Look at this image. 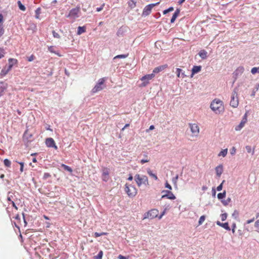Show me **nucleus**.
Listing matches in <instances>:
<instances>
[{
	"instance_id": "1",
	"label": "nucleus",
	"mask_w": 259,
	"mask_h": 259,
	"mask_svg": "<svg viewBox=\"0 0 259 259\" xmlns=\"http://www.w3.org/2000/svg\"><path fill=\"white\" fill-rule=\"evenodd\" d=\"M210 108L217 114L223 113L225 111L223 102L219 99L212 100Z\"/></svg>"
},
{
	"instance_id": "2",
	"label": "nucleus",
	"mask_w": 259,
	"mask_h": 259,
	"mask_svg": "<svg viewBox=\"0 0 259 259\" xmlns=\"http://www.w3.org/2000/svg\"><path fill=\"white\" fill-rule=\"evenodd\" d=\"M134 179L139 187H141L142 185L146 186L149 185L148 177L145 175L136 174L134 177Z\"/></svg>"
},
{
	"instance_id": "3",
	"label": "nucleus",
	"mask_w": 259,
	"mask_h": 259,
	"mask_svg": "<svg viewBox=\"0 0 259 259\" xmlns=\"http://www.w3.org/2000/svg\"><path fill=\"white\" fill-rule=\"evenodd\" d=\"M80 13V8L79 7H77L70 10L68 14L67 15L66 17L70 19L73 22L79 17Z\"/></svg>"
},
{
	"instance_id": "4",
	"label": "nucleus",
	"mask_w": 259,
	"mask_h": 259,
	"mask_svg": "<svg viewBox=\"0 0 259 259\" xmlns=\"http://www.w3.org/2000/svg\"><path fill=\"white\" fill-rule=\"evenodd\" d=\"M124 191L130 197H134L137 194V188L132 185H125Z\"/></svg>"
},
{
	"instance_id": "5",
	"label": "nucleus",
	"mask_w": 259,
	"mask_h": 259,
	"mask_svg": "<svg viewBox=\"0 0 259 259\" xmlns=\"http://www.w3.org/2000/svg\"><path fill=\"white\" fill-rule=\"evenodd\" d=\"M230 104L233 108H237L239 105L237 89H234L232 93Z\"/></svg>"
},
{
	"instance_id": "6",
	"label": "nucleus",
	"mask_w": 259,
	"mask_h": 259,
	"mask_svg": "<svg viewBox=\"0 0 259 259\" xmlns=\"http://www.w3.org/2000/svg\"><path fill=\"white\" fill-rule=\"evenodd\" d=\"M105 81V79L104 78L99 79L98 82L92 89V92L93 93H96L103 90L105 86L104 84Z\"/></svg>"
},
{
	"instance_id": "7",
	"label": "nucleus",
	"mask_w": 259,
	"mask_h": 259,
	"mask_svg": "<svg viewBox=\"0 0 259 259\" xmlns=\"http://www.w3.org/2000/svg\"><path fill=\"white\" fill-rule=\"evenodd\" d=\"M189 127L190 128L192 137H197L199 136L200 130L199 127L196 123H189Z\"/></svg>"
},
{
	"instance_id": "8",
	"label": "nucleus",
	"mask_w": 259,
	"mask_h": 259,
	"mask_svg": "<svg viewBox=\"0 0 259 259\" xmlns=\"http://www.w3.org/2000/svg\"><path fill=\"white\" fill-rule=\"evenodd\" d=\"M155 76L154 73L147 74L143 76L141 80L142 81L140 85V87H146L149 83L150 80L152 79Z\"/></svg>"
},
{
	"instance_id": "9",
	"label": "nucleus",
	"mask_w": 259,
	"mask_h": 259,
	"mask_svg": "<svg viewBox=\"0 0 259 259\" xmlns=\"http://www.w3.org/2000/svg\"><path fill=\"white\" fill-rule=\"evenodd\" d=\"M159 3L158 2L155 4H151L147 6H146L143 9V12H142V16H147L149 15L151 12L152 9L157 5L159 4Z\"/></svg>"
},
{
	"instance_id": "10",
	"label": "nucleus",
	"mask_w": 259,
	"mask_h": 259,
	"mask_svg": "<svg viewBox=\"0 0 259 259\" xmlns=\"http://www.w3.org/2000/svg\"><path fill=\"white\" fill-rule=\"evenodd\" d=\"M109 174L110 169L106 167H102L101 178L103 181L107 182L109 180Z\"/></svg>"
},
{
	"instance_id": "11",
	"label": "nucleus",
	"mask_w": 259,
	"mask_h": 259,
	"mask_svg": "<svg viewBox=\"0 0 259 259\" xmlns=\"http://www.w3.org/2000/svg\"><path fill=\"white\" fill-rule=\"evenodd\" d=\"M158 212V211L157 209H151L144 214V219L146 218H150L151 219H154L157 217Z\"/></svg>"
},
{
	"instance_id": "12",
	"label": "nucleus",
	"mask_w": 259,
	"mask_h": 259,
	"mask_svg": "<svg viewBox=\"0 0 259 259\" xmlns=\"http://www.w3.org/2000/svg\"><path fill=\"white\" fill-rule=\"evenodd\" d=\"M162 193H165L161 196V198H166L170 200H174L176 199L175 195L169 190H163L161 192Z\"/></svg>"
},
{
	"instance_id": "13",
	"label": "nucleus",
	"mask_w": 259,
	"mask_h": 259,
	"mask_svg": "<svg viewBox=\"0 0 259 259\" xmlns=\"http://www.w3.org/2000/svg\"><path fill=\"white\" fill-rule=\"evenodd\" d=\"M247 120V113H245L244 115L239 124H238L237 126L235 127V130L237 131H240L244 126L245 124L246 123Z\"/></svg>"
},
{
	"instance_id": "14",
	"label": "nucleus",
	"mask_w": 259,
	"mask_h": 259,
	"mask_svg": "<svg viewBox=\"0 0 259 259\" xmlns=\"http://www.w3.org/2000/svg\"><path fill=\"white\" fill-rule=\"evenodd\" d=\"M46 144L48 147H53L55 149H57L58 147L56 145L54 139L52 138H47L46 140Z\"/></svg>"
},
{
	"instance_id": "15",
	"label": "nucleus",
	"mask_w": 259,
	"mask_h": 259,
	"mask_svg": "<svg viewBox=\"0 0 259 259\" xmlns=\"http://www.w3.org/2000/svg\"><path fill=\"white\" fill-rule=\"evenodd\" d=\"M176 73L177 74V77L179 78H184L187 76L185 71L179 68H176Z\"/></svg>"
},
{
	"instance_id": "16",
	"label": "nucleus",
	"mask_w": 259,
	"mask_h": 259,
	"mask_svg": "<svg viewBox=\"0 0 259 259\" xmlns=\"http://www.w3.org/2000/svg\"><path fill=\"white\" fill-rule=\"evenodd\" d=\"M8 87L7 83H4L3 82H0V97L3 96Z\"/></svg>"
},
{
	"instance_id": "17",
	"label": "nucleus",
	"mask_w": 259,
	"mask_h": 259,
	"mask_svg": "<svg viewBox=\"0 0 259 259\" xmlns=\"http://www.w3.org/2000/svg\"><path fill=\"white\" fill-rule=\"evenodd\" d=\"M11 70V66H5L1 71L0 76L3 77Z\"/></svg>"
},
{
	"instance_id": "18",
	"label": "nucleus",
	"mask_w": 259,
	"mask_h": 259,
	"mask_svg": "<svg viewBox=\"0 0 259 259\" xmlns=\"http://www.w3.org/2000/svg\"><path fill=\"white\" fill-rule=\"evenodd\" d=\"M244 68L242 66L238 67L234 72V75L236 76L241 75L244 72Z\"/></svg>"
},
{
	"instance_id": "19",
	"label": "nucleus",
	"mask_w": 259,
	"mask_h": 259,
	"mask_svg": "<svg viewBox=\"0 0 259 259\" xmlns=\"http://www.w3.org/2000/svg\"><path fill=\"white\" fill-rule=\"evenodd\" d=\"M201 69V66H194L192 69V73L191 75V77H192L193 75L199 72Z\"/></svg>"
},
{
	"instance_id": "20",
	"label": "nucleus",
	"mask_w": 259,
	"mask_h": 259,
	"mask_svg": "<svg viewBox=\"0 0 259 259\" xmlns=\"http://www.w3.org/2000/svg\"><path fill=\"white\" fill-rule=\"evenodd\" d=\"M217 176L220 177L223 172V167L222 165H219L215 168Z\"/></svg>"
},
{
	"instance_id": "21",
	"label": "nucleus",
	"mask_w": 259,
	"mask_h": 259,
	"mask_svg": "<svg viewBox=\"0 0 259 259\" xmlns=\"http://www.w3.org/2000/svg\"><path fill=\"white\" fill-rule=\"evenodd\" d=\"M216 223L217 225L223 227V228L228 231H230L231 230L228 223H221L220 221H217Z\"/></svg>"
},
{
	"instance_id": "22",
	"label": "nucleus",
	"mask_w": 259,
	"mask_h": 259,
	"mask_svg": "<svg viewBox=\"0 0 259 259\" xmlns=\"http://www.w3.org/2000/svg\"><path fill=\"white\" fill-rule=\"evenodd\" d=\"M8 62H9V66H11V68H12V67L13 66V65L17 64L18 60L16 59L10 58L8 60Z\"/></svg>"
},
{
	"instance_id": "23",
	"label": "nucleus",
	"mask_w": 259,
	"mask_h": 259,
	"mask_svg": "<svg viewBox=\"0 0 259 259\" xmlns=\"http://www.w3.org/2000/svg\"><path fill=\"white\" fill-rule=\"evenodd\" d=\"M165 67L164 66H160L155 68L153 70V73L155 75V73H157L164 69Z\"/></svg>"
},
{
	"instance_id": "24",
	"label": "nucleus",
	"mask_w": 259,
	"mask_h": 259,
	"mask_svg": "<svg viewBox=\"0 0 259 259\" xmlns=\"http://www.w3.org/2000/svg\"><path fill=\"white\" fill-rule=\"evenodd\" d=\"M180 13V10L179 9H177L174 14L172 15V17L170 20L171 23H174L175 21L176 20V18L178 16L179 14Z\"/></svg>"
},
{
	"instance_id": "25",
	"label": "nucleus",
	"mask_w": 259,
	"mask_h": 259,
	"mask_svg": "<svg viewBox=\"0 0 259 259\" xmlns=\"http://www.w3.org/2000/svg\"><path fill=\"white\" fill-rule=\"evenodd\" d=\"M86 31V27L85 26H79L77 28V34L78 35H80L82 33L85 32Z\"/></svg>"
},
{
	"instance_id": "26",
	"label": "nucleus",
	"mask_w": 259,
	"mask_h": 259,
	"mask_svg": "<svg viewBox=\"0 0 259 259\" xmlns=\"http://www.w3.org/2000/svg\"><path fill=\"white\" fill-rule=\"evenodd\" d=\"M198 54L202 59H205L207 57V52L204 50L200 51Z\"/></svg>"
},
{
	"instance_id": "27",
	"label": "nucleus",
	"mask_w": 259,
	"mask_h": 259,
	"mask_svg": "<svg viewBox=\"0 0 259 259\" xmlns=\"http://www.w3.org/2000/svg\"><path fill=\"white\" fill-rule=\"evenodd\" d=\"M128 5L131 9H134L136 6V2L134 0H129L128 2Z\"/></svg>"
},
{
	"instance_id": "28",
	"label": "nucleus",
	"mask_w": 259,
	"mask_h": 259,
	"mask_svg": "<svg viewBox=\"0 0 259 259\" xmlns=\"http://www.w3.org/2000/svg\"><path fill=\"white\" fill-rule=\"evenodd\" d=\"M228 153V149H225L222 150L219 154L218 156H222L223 157H225Z\"/></svg>"
},
{
	"instance_id": "29",
	"label": "nucleus",
	"mask_w": 259,
	"mask_h": 259,
	"mask_svg": "<svg viewBox=\"0 0 259 259\" xmlns=\"http://www.w3.org/2000/svg\"><path fill=\"white\" fill-rule=\"evenodd\" d=\"M147 173L151 177H152L153 178H154L155 180H157L158 179V178L156 176V174H153L152 171V170H151L150 169H148L147 170Z\"/></svg>"
},
{
	"instance_id": "30",
	"label": "nucleus",
	"mask_w": 259,
	"mask_h": 259,
	"mask_svg": "<svg viewBox=\"0 0 259 259\" xmlns=\"http://www.w3.org/2000/svg\"><path fill=\"white\" fill-rule=\"evenodd\" d=\"M61 166L65 170H67V171H69L70 172H71L72 171V168L70 166H69L68 165H66L64 164H62Z\"/></svg>"
},
{
	"instance_id": "31",
	"label": "nucleus",
	"mask_w": 259,
	"mask_h": 259,
	"mask_svg": "<svg viewBox=\"0 0 259 259\" xmlns=\"http://www.w3.org/2000/svg\"><path fill=\"white\" fill-rule=\"evenodd\" d=\"M48 50L51 52V53H54L56 55H57L58 56H61V55L59 54L58 52H57L55 50V48L53 46H50L48 48Z\"/></svg>"
},
{
	"instance_id": "32",
	"label": "nucleus",
	"mask_w": 259,
	"mask_h": 259,
	"mask_svg": "<svg viewBox=\"0 0 259 259\" xmlns=\"http://www.w3.org/2000/svg\"><path fill=\"white\" fill-rule=\"evenodd\" d=\"M103 255V252L100 250L97 255L94 256V259H102Z\"/></svg>"
},
{
	"instance_id": "33",
	"label": "nucleus",
	"mask_w": 259,
	"mask_h": 259,
	"mask_svg": "<svg viewBox=\"0 0 259 259\" xmlns=\"http://www.w3.org/2000/svg\"><path fill=\"white\" fill-rule=\"evenodd\" d=\"M231 201V198H228L226 200H223L221 201L222 203L224 206H227Z\"/></svg>"
},
{
	"instance_id": "34",
	"label": "nucleus",
	"mask_w": 259,
	"mask_h": 259,
	"mask_svg": "<svg viewBox=\"0 0 259 259\" xmlns=\"http://www.w3.org/2000/svg\"><path fill=\"white\" fill-rule=\"evenodd\" d=\"M259 89V83L256 84L254 88L252 90V94L251 95V96H254L256 92L258 91Z\"/></svg>"
},
{
	"instance_id": "35",
	"label": "nucleus",
	"mask_w": 259,
	"mask_h": 259,
	"mask_svg": "<svg viewBox=\"0 0 259 259\" xmlns=\"http://www.w3.org/2000/svg\"><path fill=\"white\" fill-rule=\"evenodd\" d=\"M226 192L224 191L222 193H220L218 194V198L219 199H222L226 197Z\"/></svg>"
},
{
	"instance_id": "36",
	"label": "nucleus",
	"mask_w": 259,
	"mask_h": 259,
	"mask_svg": "<svg viewBox=\"0 0 259 259\" xmlns=\"http://www.w3.org/2000/svg\"><path fill=\"white\" fill-rule=\"evenodd\" d=\"M128 56V55L122 54L118 55L114 57L113 59L115 60L116 59H124L126 58Z\"/></svg>"
},
{
	"instance_id": "37",
	"label": "nucleus",
	"mask_w": 259,
	"mask_h": 259,
	"mask_svg": "<svg viewBox=\"0 0 259 259\" xmlns=\"http://www.w3.org/2000/svg\"><path fill=\"white\" fill-rule=\"evenodd\" d=\"M41 13V9L40 8H38L35 11V18L36 19H38L39 17V15Z\"/></svg>"
},
{
	"instance_id": "38",
	"label": "nucleus",
	"mask_w": 259,
	"mask_h": 259,
	"mask_svg": "<svg viewBox=\"0 0 259 259\" xmlns=\"http://www.w3.org/2000/svg\"><path fill=\"white\" fill-rule=\"evenodd\" d=\"M18 5L19 9L22 11H25L26 10L25 7L22 4L20 1L18 2Z\"/></svg>"
},
{
	"instance_id": "39",
	"label": "nucleus",
	"mask_w": 259,
	"mask_h": 259,
	"mask_svg": "<svg viewBox=\"0 0 259 259\" xmlns=\"http://www.w3.org/2000/svg\"><path fill=\"white\" fill-rule=\"evenodd\" d=\"M106 234H107V233H105V232H102V233L95 232L94 233V237H100L101 236L106 235Z\"/></svg>"
},
{
	"instance_id": "40",
	"label": "nucleus",
	"mask_w": 259,
	"mask_h": 259,
	"mask_svg": "<svg viewBox=\"0 0 259 259\" xmlns=\"http://www.w3.org/2000/svg\"><path fill=\"white\" fill-rule=\"evenodd\" d=\"M4 163L5 165L7 167H10L11 164V161L8 159H5L4 161Z\"/></svg>"
},
{
	"instance_id": "41",
	"label": "nucleus",
	"mask_w": 259,
	"mask_h": 259,
	"mask_svg": "<svg viewBox=\"0 0 259 259\" xmlns=\"http://www.w3.org/2000/svg\"><path fill=\"white\" fill-rule=\"evenodd\" d=\"M254 227L256 231L259 234V220H257L254 223Z\"/></svg>"
},
{
	"instance_id": "42",
	"label": "nucleus",
	"mask_w": 259,
	"mask_h": 259,
	"mask_svg": "<svg viewBox=\"0 0 259 259\" xmlns=\"http://www.w3.org/2000/svg\"><path fill=\"white\" fill-rule=\"evenodd\" d=\"M205 219V215H202L200 217V218H199V221H198V224L199 225H201L203 222L204 221Z\"/></svg>"
},
{
	"instance_id": "43",
	"label": "nucleus",
	"mask_w": 259,
	"mask_h": 259,
	"mask_svg": "<svg viewBox=\"0 0 259 259\" xmlns=\"http://www.w3.org/2000/svg\"><path fill=\"white\" fill-rule=\"evenodd\" d=\"M5 54V50L3 48H0V59L4 57Z\"/></svg>"
},
{
	"instance_id": "44",
	"label": "nucleus",
	"mask_w": 259,
	"mask_h": 259,
	"mask_svg": "<svg viewBox=\"0 0 259 259\" xmlns=\"http://www.w3.org/2000/svg\"><path fill=\"white\" fill-rule=\"evenodd\" d=\"M246 150L248 153H250L252 152V154L253 155L254 154V150L252 151L251 147L250 146H246L245 147Z\"/></svg>"
},
{
	"instance_id": "45",
	"label": "nucleus",
	"mask_w": 259,
	"mask_h": 259,
	"mask_svg": "<svg viewBox=\"0 0 259 259\" xmlns=\"http://www.w3.org/2000/svg\"><path fill=\"white\" fill-rule=\"evenodd\" d=\"M227 213H224L221 215V218L222 221H224L227 219Z\"/></svg>"
},
{
	"instance_id": "46",
	"label": "nucleus",
	"mask_w": 259,
	"mask_h": 259,
	"mask_svg": "<svg viewBox=\"0 0 259 259\" xmlns=\"http://www.w3.org/2000/svg\"><path fill=\"white\" fill-rule=\"evenodd\" d=\"M179 176L178 175H176L175 177L173 178L172 179V182L174 183V185L177 186V180L178 179Z\"/></svg>"
},
{
	"instance_id": "47",
	"label": "nucleus",
	"mask_w": 259,
	"mask_h": 259,
	"mask_svg": "<svg viewBox=\"0 0 259 259\" xmlns=\"http://www.w3.org/2000/svg\"><path fill=\"white\" fill-rule=\"evenodd\" d=\"M173 10H174V8L171 7H169L168 9L164 10L163 13V14H166L169 12L172 11Z\"/></svg>"
},
{
	"instance_id": "48",
	"label": "nucleus",
	"mask_w": 259,
	"mask_h": 259,
	"mask_svg": "<svg viewBox=\"0 0 259 259\" xmlns=\"http://www.w3.org/2000/svg\"><path fill=\"white\" fill-rule=\"evenodd\" d=\"M258 68L257 67H253L251 70V72L252 74H254L256 73H258Z\"/></svg>"
},
{
	"instance_id": "49",
	"label": "nucleus",
	"mask_w": 259,
	"mask_h": 259,
	"mask_svg": "<svg viewBox=\"0 0 259 259\" xmlns=\"http://www.w3.org/2000/svg\"><path fill=\"white\" fill-rule=\"evenodd\" d=\"M225 180H223V182H222V183H221L219 186H218L217 187V191H221V190H222V188H223V183L225 182Z\"/></svg>"
},
{
	"instance_id": "50",
	"label": "nucleus",
	"mask_w": 259,
	"mask_h": 259,
	"mask_svg": "<svg viewBox=\"0 0 259 259\" xmlns=\"http://www.w3.org/2000/svg\"><path fill=\"white\" fill-rule=\"evenodd\" d=\"M4 33V29L3 24H0V37L3 35Z\"/></svg>"
},
{
	"instance_id": "51",
	"label": "nucleus",
	"mask_w": 259,
	"mask_h": 259,
	"mask_svg": "<svg viewBox=\"0 0 259 259\" xmlns=\"http://www.w3.org/2000/svg\"><path fill=\"white\" fill-rule=\"evenodd\" d=\"M50 177H51V175L49 173L46 172L44 175L43 179L44 180H47L48 178H50Z\"/></svg>"
},
{
	"instance_id": "52",
	"label": "nucleus",
	"mask_w": 259,
	"mask_h": 259,
	"mask_svg": "<svg viewBox=\"0 0 259 259\" xmlns=\"http://www.w3.org/2000/svg\"><path fill=\"white\" fill-rule=\"evenodd\" d=\"M52 33L54 37L58 38H60V35L58 33L56 32L55 31H53Z\"/></svg>"
},
{
	"instance_id": "53",
	"label": "nucleus",
	"mask_w": 259,
	"mask_h": 259,
	"mask_svg": "<svg viewBox=\"0 0 259 259\" xmlns=\"http://www.w3.org/2000/svg\"><path fill=\"white\" fill-rule=\"evenodd\" d=\"M104 6H105V4H103L100 7L97 8L96 11L97 12L101 11L103 10Z\"/></svg>"
},
{
	"instance_id": "54",
	"label": "nucleus",
	"mask_w": 259,
	"mask_h": 259,
	"mask_svg": "<svg viewBox=\"0 0 259 259\" xmlns=\"http://www.w3.org/2000/svg\"><path fill=\"white\" fill-rule=\"evenodd\" d=\"M18 163L20 165V170L21 172H23V171L24 163L22 162H19Z\"/></svg>"
},
{
	"instance_id": "55",
	"label": "nucleus",
	"mask_w": 259,
	"mask_h": 259,
	"mask_svg": "<svg viewBox=\"0 0 259 259\" xmlns=\"http://www.w3.org/2000/svg\"><path fill=\"white\" fill-rule=\"evenodd\" d=\"M238 212L237 210H235L234 212L232 213V217L236 218L238 216Z\"/></svg>"
},
{
	"instance_id": "56",
	"label": "nucleus",
	"mask_w": 259,
	"mask_h": 259,
	"mask_svg": "<svg viewBox=\"0 0 259 259\" xmlns=\"http://www.w3.org/2000/svg\"><path fill=\"white\" fill-rule=\"evenodd\" d=\"M165 187L168 189L169 190H171V186L166 182L165 184Z\"/></svg>"
},
{
	"instance_id": "57",
	"label": "nucleus",
	"mask_w": 259,
	"mask_h": 259,
	"mask_svg": "<svg viewBox=\"0 0 259 259\" xmlns=\"http://www.w3.org/2000/svg\"><path fill=\"white\" fill-rule=\"evenodd\" d=\"M149 161V159H142V160H141L140 162L141 164H144V163L148 162Z\"/></svg>"
},
{
	"instance_id": "58",
	"label": "nucleus",
	"mask_w": 259,
	"mask_h": 259,
	"mask_svg": "<svg viewBox=\"0 0 259 259\" xmlns=\"http://www.w3.org/2000/svg\"><path fill=\"white\" fill-rule=\"evenodd\" d=\"M230 153H231V154L232 155H234V154H235V153H236V149H235V147H233L232 148V149L231 150V152H230Z\"/></svg>"
},
{
	"instance_id": "59",
	"label": "nucleus",
	"mask_w": 259,
	"mask_h": 259,
	"mask_svg": "<svg viewBox=\"0 0 259 259\" xmlns=\"http://www.w3.org/2000/svg\"><path fill=\"white\" fill-rule=\"evenodd\" d=\"M34 56L31 55L28 58V61L29 62L32 61L34 60Z\"/></svg>"
},
{
	"instance_id": "60",
	"label": "nucleus",
	"mask_w": 259,
	"mask_h": 259,
	"mask_svg": "<svg viewBox=\"0 0 259 259\" xmlns=\"http://www.w3.org/2000/svg\"><path fill=\"white\" fill-rule=\"evenodd\" d=\"M232 232L233 233H234L235 229V228L236 227V224L235 223H233L232 226Z\"/></svg>"
},
{
	"instance_id": "61",
	"label": "nucleus",
	"mask_w": 259,
	"mask_h": 259,
	"mask_svg": "<svg viewBox=\"0 0 259 259\" xmlns=\"http://www.w3.org/2000/svg\"><path fill=\"white\" fill-rule=\"evenodd\" d=\"M3 16L2 14L0 13V24H3Z\"/></svg>"
},
{
	"instance_id": "62",
	"label": "nucleus",
	"mask_w": 259,
	"mask_h": 259,
	"mask_svg": "<svg viewBox=\"0 0 259 259\" xmlns=\"http://www.w3.org/2000/svg\"><path fill=\"white\" fill-rule=\"evenodd\" d=\"M118 258V259H127V257L122 255H119Z\"/></svg>"
},
{
	"instance_id": "63",
	"label": "nucleus",
	"mask_w": 259,
	"mask_h": 259,
	"mask_svg": "<svg viewBox=\"0 0 259 259\" xmlns=\"http://www.w3.org/2000/svg\"><path fill=\"white\" fill-rule=\"evenodd\" d=\"M254 221V218H253L252 219L247 220L246 222V223L248 224H250V223L253 222Z\"/></svg>"
},
{
	"instance_id": "64",
	"label": "nucleus",
	"mask_w": 259,
	"mask_h": 259,
	"mask_svg": "<svg viewBox=\"0 0 259 259\" xmlns=\"http://www.w3.org/2000/svg\"><path fill=\"white\" fill-rule=\"evenodd\" d=\"M11 203L12 204V206L15 207L16 209H17V207L16 206L15 203L13 201H11Z\"/></svg>"
}]
</instances>
